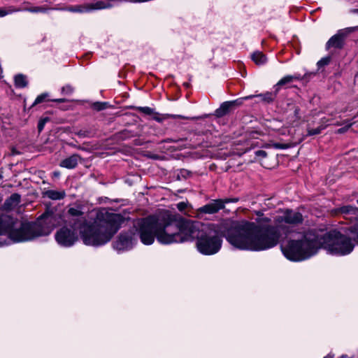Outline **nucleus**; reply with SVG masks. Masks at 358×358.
Listing matches in <instances>:
<instances>
[{
    "mask_svg": "<svg viewBox=\"0 0 358 358\" xmlns=\"http://www.w3.org/2000/svg\"><path fill=\"white\" fill-rule=\"evenodd\" d=\"M341 358H348L347 356H342Z\"/></svg>",
    "mask_w": 358,
    "mask_h": 358,
    "instance_id": "40",
    "label": "nucleus"
},
{
    "mask_svg": "<svg viewBox=\"0 0 358 358\" xmlns=\"http://www.w3.org/2000/svg\"><path fill=\"white\" fill-rule=\"evenodd\" d=\"M138 110L147 115H151L153 113V110L150 107H140Z\"/></svg>",
    "mask_w": 358,
    "mask_h": 358,
    "instance_id": "21",
    "label": "nucleus"
},
{
    "mask_svg": "<svg viewBox=\"0 0 358 358\" xmlns=\"http://www.w3.org/2000/svg\"><path fill=\"white\" fill-rule=\"evenodd\" d=\"M330 62V57H326L324 58H322L320 60L317 62V66L319 68L322 67L324 66L327 65Z\"/></svg>",
    "mask_w": 358,
    "mask_h": 358,
    "instance_id": "20",
    "label": "nucleus"
},
{
    "mask_svg": "<svg viewBox=\"0 0 358 358\" xmlns=\"http://www.w3.org/2000/svg\"><path fill=\"white\" fill-rule=\"evenodd\" d=\"M252 61L257 65H263L267 62L266 55L259 51H256L251 55Z\"/></svg>",
    "mask_w": 358,
    "mask_h": 358,
    "instance_id": "14",
    "label": "nucleus"
},
{
    "mask_svg": "<svg viewBox=\"0 0 358 358\" xmlns=\"http://www.w3.org/2000/svg\"><path fill=\"white\" fill-rule=\"evenodd\" d=\"M351 210H353L352 207L351 206H344L341 209L342 213H349Z\"/></svg>",
    "mask_w": 358,
    "mask_h": 358,
    "instance_id": "27",
    "label": "nucleus"
},
{
    "mask_svg": "<svg viewBox=\"0 0 358 358\" xmlns=\"http://www.w3.org/2000/svg\"><path fill=\"white\" fill-rule=\"evenodd\" d=\"M44 194L48 198L52 200H59L64 198L66 193L64 190H54L50 189L44 192Z\"/></svg>",
    "mask_w": 358,
    "mask_h": 358,
    "instance_id": "12",
    "label": "nucleus"
},
{
    "mask_svg": "<svg viewBox=\"0 0 358 358\" xmlns=\"http://www.w3.org/2000/svg\"><path fill=\"white\" fill-rule=\"evenodd\" d=\"M133 238L129 234H121L114 243V248L118 251L128 250L132 248Z\"/></svg>",
    "mask_w": 358,
    "mask_h": 358,
    "instance_id": "7",
    "label": "nucleus"
},
{
    "mask_svg": "<svg viewBox=\"0 0 358 358\" xmlns=\"http://www.w3.org/2000/svg\"><path fill=\"white\" fill-rule=\"evenodd\" d=\"M321 248L329 254L343 256L353 250L354 244L350 238L336 230L322 234L310 231L282 245V252L287 259L299 262L315 255Z\"/></svg>",
    "mask_w": 358,
    "mask_h": 358,
    "instance_id": "4",
    "label": "nucleus"
},
{
    "mask_svg": "<svg viewBox=\"0 0 358 358\" xmlns=\"http://www.w3.org/2000/svg\"><path fill=\"white\" fill-rule=\"evenodd\" d=\"M54 174H55V176H59V174L58 173H55Z\"/></svg>",
    "mask_w": 358,
    "mask_h": 358,
    "instance_id": "39",
    "label": "nucleus"
},
{
    "mask_svg": "<svg viewBox=\"0 0 358 358\" xmlns=\"http://www.w3.org/2000/svg\"><path fill=\"white\" fill-rule=\"evenodd\" d=\"M327 127V124H322L319 126L318 127L315 129H308V135L312 136V135H317L320 134V132L324 129Z\"/></svg>",
    "mask_w": 358,
    "mask_h": 358,
    "instance_id": "18",
    "label": "nucleus"
},
{
    "mask_svg": "<svg viewBox=\"0 0 358 358\" xmlns=\"http://www.w3.org/2000/svg\"><path fill=\"white\" fill-rule=\"evenodd\" d=\"M173 117H182L180 115H173Z\"/></svg>",
    "mask_w": 358,
    "mask_h": 358,
    "instance_id": "38",
    "label": "nucleus"
},
{
    "mask_svg": "<svg viewBox=\"0 0 358 358\" xmlns=\"http://www.w3.org/2000/svg\"><path fill=\"white\" fill-rule=\"evenodd\" d=\"M255 155L259 159H262L266 157L267 154L264 150H257L255 152Z\"/></svg>",
    "mask_w": 358,
    "mask_h": 358,
    "instance_id": "25",
    "label": "nucleus"
},
{
    "mask_svg": "<svg viewBox=\"0 0 358 358\" xmlns=\"http://www.w3.org/2000/svg\"><path fill=\"white\" fill-rule=\"evenodd\" d=\"M352 12L355 13H358V9H355L352 10Z\"/></svg>",
    "mask_w": 358,
    "mask_h": 358,
    "instance_id": "35",
    "label": "nucleus"
},
{
    "mask_svg": "<svg viewBox=\"0 0 358 358\" xmlns=\"http://www.w3.org/2000/svg\"><path fill=\"white\" fill-rule=\"evenodd\" d=\"M224 203L222 200H214L213 202L208 203L199 209L201 213L213 214L224 208Z\"/></svg>",
    "mask_w": 358,
    "mask_h": 358,
    "instance_id": "8",
    "label": "nucleus"
},
{
    "mask_svg": "<svg viewBox=\"0 0 358 358\" xmlns=\"http://www.w3.org/2000/svg\"><path fill=\"white\" fill-rule=\"evenodd\" d=\"M80 157L78 155H73L69 157H67L62 160L60 163V166L66 169H74L80 160Z\"/></svg>",
    "mask_w": 358,
    "mask_h": 358,
    "instance_id": "10",
    "label": "nucleus"
},
{
    "mask_svg": "<svg viewBox=\"0 0 358 358\" xmlns=\"http://www.w3.org/2000/svg\"><path fill=\"white\" fill-rule=\"evenodd\" d=\"M302 221L301 213L286 209L275 217L276 227L241 221L233 226L227 232L226 238L231 245L240 250H264L277 245L280 231L284 229L286 224H296Z\"/></svg>",
    "mask_w": 358,
    "mask_h": 358,
    "instance_id": "3",
    "label": "nucleus"
},
{
    "mask_svg": "<svg viewBox=\"0 0 358 358\" xmlns=\"http://www.w3.org/2000/svg\"><path fill=\"white\" fill-rule=\"evenodd\" d=\"M52 230L49 222L39 219L36 222L24 224L17 229L10 233V238L15 242H24L35 239L39 236H47Z\"/></svg>",
    "mask_w": 358,
    "mask_h": 358,
    "instance_id": "5",
    "label": "nucleus"
},
{
    "mask_svg": "<svg viewBox=\"0 0 358 358\" xmlns=\"http://www.w3.org/2000/svg\"><path fill=\"white\" fill-rule=\"evenodd\" d=\"M275 146L276 148H287L285 145H280V144H275Z\"/></svg>",
    "mask_w": 358,
    "mask_h": 358,
    "instance_id": "32",
    "label": "nucleus"
},
{
    "mask_svg": "<svg viewBox=\"0 0 358 358\" xmlns=\"http://www.w3.org/2000/svg\"><path fill=\"white\" fill-rule=\"evenodd\" d=\"M324 358H333V357L331 355H329L327 357H325Z\"/></svg>",
    "mask_w": 358,
    "mask_h": 358,
    "instance_id": "37",
    "label": "nucleus"
},
{
    "mask_svg": "<svg viewBox=\"0 0 358 358\" xmlns=\"http://www.w3.org/2000/svg\"><path fill=\"white\" fill-rule=\"evenodd\" d=\"M1 178V176H0V179Z\"/></svg>",
    "mask_w": 358,
    "mask_h": 358,
    "instance_id": "41",
    "label": "nucleus"
},
{
    "mask_svg": "<svg viewBox=\"0 0 358 358\" xmlns=\"http://www.w3.org/2000/svg\"><path fill=\"white\" fill-rule=\"evenodd\" d=\"M20 200V196L17 194H12L8 199H7L5 202V207L6 208H11L13 206H17Z\"/></svg>",
    "mask_w": 358,
    "mask_h": 358,
    "instance_id": "15",
    "label": "nucleus"
},
{
    "mask_svg": "<svg viewBox=\"0 0 358 358\" xmlns=\"http://www.w3.org/2000/svg\"><path fill=\"white\" fill-rule=\"evenodd\" d=\"M33 13L45 12V9L43 7H35L30 10Z\"/></svg>",
    "mask_w": 358,
    "mask_h": 358,
    "instance_id": "29",
    "label": "nucleus"
},
{
    "mask_svg": "<svg viewBox=\"0 0 358 358\" xmlns=\"http://www.w3.org/2000/svg\"><path fill=\"white\" fill-rule=\"evenodd\" d=\"M322 121L323 123H326V122H327L328 120L326 119H322Z\"/></svg>",
    "mask_w": 358,
    "mask_h": 358,
    "instance_id": "36",
    "label": "nucleus"
},
{
    "mask_svg": "<svg viewBox=\"0 0 358 358\" xmlns=\"http://www.w3.org/2000/svg\"><path fill=\"white\" fill-rule=\"evenodd\" d=\"M357 203H358V199H357Z\"/></svg>",
    "mask_w": 358,
    "mask_h": 358,
    "instance_id": "42",
    "label": "nucleus"
},
{
    "mask_svg": "<svg viewBox=\"0 0 358 358\" xmlns=\"http://www.w3.org/2000/svg\"><path fill=\"white\" fill-rule=\"evenodd\" d=\"M15 84L17 87H24L27 85L26 77L22 74L17 75L15 77Z\"/></svg>",
    "mask_w": 358,
    "mask_h": 358,
    "instance_id": "16",
    "label": "nucleus"
},
{
    "mask_svg": "<svg viewBox=\"0 0 358 358\" xmlns=\"http://www.w3.org/2000/svg\"><path fill=\"white\" fill-rule=\"evenodd\" d=\"M11 13H12L11 10H7L6 9H0V17H4Z\"/></svg>",
    "mask_w": 358,
    "mask_h": 358,
    "instance_id": "28",
    "label": "nucleus"
},
{
    "mask_svg": "<svg viewBox=\"0 0 358 358\" xmlns=\"http://www.w3.org/2000/svg\"><path fill=\"white\" fill-rule=\"evenodd\" d=\"M262 221L263 222H269V219L268 218H262Z\"/></svg>",
    "mask_w": 358,
    "mask_h": 358,
    "instance_id": "34",
    "label": "nucleus"
},
{
    "mask_svg": "<svg viewBox=\"0 0 358 358\" xmlns=\"http://www.w3.org/2000/svg\"><path fill=\"white\" fill-rule=\"evenodd\" d=\"M48 96V94H42L39 95L35 100L34 104L39 103L42 102L46 97Z\"/></svg>",
    "mask_w": 358,
    "mask_h": 358,
    "instance_id": "23",
    "label": "nucleus"
},
{
    "mask_svg": "<svg viewBox=\"0 0 358 358\" xmlns=\"http://www.w3.org/2000/svg\"><path fill=\"white\" fill-rule=\"evenodd\" d=\"M73 90V88L71 86H69V85H66L65 87H63L62 89V93L66 94H71Z\"/></svg>",
    "mask_w": 358,
    "mask_h": 358,
    "instance_id": "22",
    "label": "nucleus"
},
{
    "mask_svg": "<svg viewBox=\"0 0 358 358\" xmlns=\"http://www.w3.org/2000/svg\"><path fill=\"white\" fill-rule=\"evenodd\" d=\"M299 78L293 76H286L281 78L275 85H274L273 88L275 91V93H278L281 87L287 84L292 83L294 80L298 79Z\"/></svg>",
    "mask_w": 358,
    "mask_h": 358,
    "instance_id": "13",
    "label": "nucleus"
},
{
    "mask_svg": "<svg viewBox=\"0 0 358 358\" xmlns=\"http://www.w3.org/2000/svg\"><path fill=\"white\" fill-rule=\"evenodd\" d=\"M45 122H46V120H41L39 122L38 125L39 131H41L43 129Z\"/></svg>",
    "mask_w": 358,
    "mask_h": 358,
    "instance_id": "30",
    "label": "nucleus"
},
{
    "mask_svg": "<svg viewBox=\"0 0 358 358\" xmlns=\"http://www.w3.org/2000/svg\"><path fill=\"white\" fill-rule=\"evenodd\" d=\"M355 29H358V27L339 30L336 34L328 41L327 43V48H341L343 46L344 38Z\"/></svg>",
    "mask_w": 358,
    "mask_h": 358,
    "instance_id": "6",
    "label": "nucleus"
},
{
    "mask_svg": "<svg viewBox=\"0 0 358 358\" xmlns=\"http://www.w3.org/2000/svg\"><path fill=\"white\" fill-rule=\"evenodd\" d=\"M276 94L277 93H275V92L274 94H273L271 92H267L264 94H257V95H250V96L244 97L243 99H250L254 97H258L261 101L269 103V102H271L274 99Z\"/></svg>",
    "mask_w": 358,
    "mask_h": 358,
    "instance_id": "11",
    "label": "nucleus"
},
{
    "mask_svg": "<svg viewBox=\"0 0 358 358\" xmlns=\"http://www.w3.org/2000/svg\"><path fill=\"white\" fill-rule=\"evenodd\" d=\"M293 113H294V116L292 117V119L290 120L292 123L298 121L300 119L299 108L294 106Z\"/></svg>",
    "mask_w": 358,
    "mask_h": 358,
    "instance_id": "19",
    "label": "nucleus"
},
{
    "mask_svg": "<svg viewBox=\"0 0 358 358\" xmlns=\"http://www.w3.org/2000/svg\"><path fill=\"white\" fill-rule=\"evenodd\" d=\"M231 106H232L231 102H224V103L222 104L220 108L217 110V111H216L217 114L218 115H224Z\"/></svg>",
    "mask_w": 358,
    "mask_h": 358,
    "instance_id": "17",
    "label": "nucleus"
},
{
    "mask_svg": "<svg viewBox=\"0 0 358 358\" xmlns=\"http://www.w3.org/2000/svg\"><path fill=\"white\" fill-rule=\"evenodd\" d=\"M55 101H57V102H64V99H55Z\"/></svg>",
    "mask_w": 358,
    "mask_h": 358,
    "instance_id": "33",
    "label": "nucleus"
},
{
    "mask_svg": "<svg viewBox=\"0 0 358 358\" xmlns=\"http://www.w3.org/2000/svg\"><path fill=\"white\" fill-rule=\"evenodd\" d=\"M187 205L188 203L186 202H180L177 204V208L180 211L182 212L187 207Z\"/></svg>",
    "mask_w": 358,
    "mask_h": 358,
    "instance_id": "24",
    "label": "nucleus"
},
{
    "mask_svg": "<svg viewBox=\"0 0 358 358\" xmlns=\"http://www.w3.org/2000/svg\"><path fill=\"white\" fill-rule=\"evenodd\" d=\"M353 238L358 242V223L353 227L352 230Z\"/></svg>",
    "mask_w": 358,
    "mask_h": 358,
    "instance_id": "26",
    "label": "nucleus"
},
{
    "mask_svg": "<svg viewBox=\"0 0 358 358\" xmlns=\"http://www.w3.org/2000/svg\"><path fill=\"white\" fill-rule=\"evenodd\" d=\"M71 217V226L64 227L55 234L57 243L62 247H71L78 241L75 230L78 231L83 243L90 246H100L108 243L118 231L123 221L122 217L110 213L105 208L93 210L85 215L80 206L68 210Z\"/></svg>",
    "mask_w": 358,
    "mask_h": 358,
    "instance_id": "2",
    "label": "nucleus"
},
{
    "mask_svg": "<svg viewBox=\"0 0 358 358\" xmlns=\"http://www.w3.org/2000/svg\"><path fill=\"white\" fill-rule=\"evenodd\" d=\"M167 211L148 217L138 222V233L141 242L151 245L157 241L163 245L181 243L197 238L196 248L203 255L217 253L222 239L213 226H201Z\"/></svg>",
    "mask_w": 358,
    "mask_h": 358,
    "instance_id": "1",
    "label": "nucleus"
},
{
    "mask_svg": "<svg viewBox=\"0 0 358 358\" xmlns=\"http://www.w3.org/2000/svg\"><path fill=\"white\" fill-rule=\"evenodd\" d=\"M350 125H348L346 127H343V128H341V129H338L337 133H338V134L344 133L345 131L348 130V129L350 127Z\"/></svg>",
    "mask_w": 358,
    "mask_h": 358,
    "instance_id": "31",
    "label": "nucleus"
},
{
    "mask_svg": "<svg viewBox=\"0 0 358 358\" xmlns=\"http://www.w3.org/2000/svg\"><path fill=\"white\" fill-rule=\"evenodd\" d=\"M113 5L109 3H105L104 1H97L94 3H91L85 7L78 6L73 8H71L70 10L73 12H84L90 10H99L104 9L111 7Z\"/></svg>",
    "mask_w": 358,
    "mask_h": 358,
    "instance_id": "9",
    "label": "nucleus"
}]
</instances>
